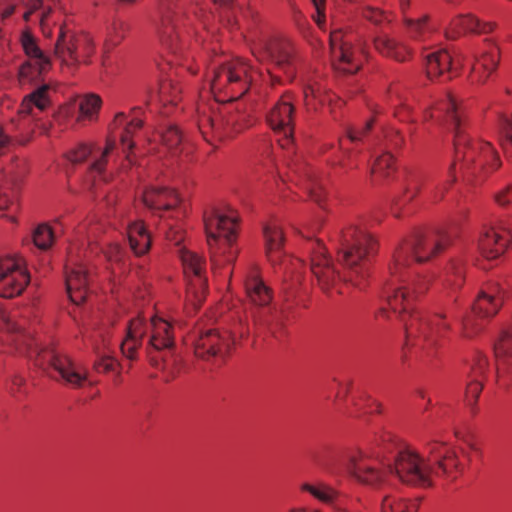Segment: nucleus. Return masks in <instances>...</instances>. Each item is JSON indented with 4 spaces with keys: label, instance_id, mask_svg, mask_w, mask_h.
Listing matches in <instances>:
<instances>
[{
    "label": "nucleus",
    "instance_id": "bb28decb",
    "mask_svg": "<svg viewBox=\"0 0 512 512\" xmlns=\"http://www.w3.org/2000/svg\"><path fill=\"white\" fill-rule=\"evenodd\" d=\"M494 23H480L471 16H459L454 19L445 34L448 39H456L463 32L488 33L494 29Z\"/></svg>",
    "mask_w": 512,
    "mask_h": 512
},
{
    "label": "nucleus",
    "instance_id": "f704fd0d",
    "mask_svg": "<svg viewBox=\"0 0 512 512\" xmlns=\"http://www.w3.org/2000/svg\"><path fill=\"white\" fill-rule=\"evenodd\" d=\"M127 234L130 248L136 255H143L149 250L150 235L141 222L128 225Z\"/></svg>",
    "mask_w": 512,
    "mask_h": 512
},
{
    "label": "nucleus",
    "instance_id": "49530a36",
    "mask_svg": "<svg viewBox=\"0 0 512 512\" xmlns=\"http://www.w3.org/2000/svg\"><path fill=\"white\" fill-rule=\"evenodd\" d=\"M143 125V121L137 117H134L125 127L123 133L121 134V144L124 149H132L134 146L133 141L131 140L133 133L140 129Z\"/></svg>",
    "mask_w": 512,
    "mask_h": 512
},
{
    "label": "nucleus",
    "instance_id": "1a4fd4ad",
    "mask_svg": "<svg viewBox=\"0 0 512 512\" xmlns=\"http://www.w3.org/2000/svg\"><path fill=\"white\" fill-rule=\"evenodd\" d=\"M94 52L92 39L86 34H75L66 26H60L54 55L62 65L69 69L80 63H87Z\"/></svg>",
    "mask_w": 512,
    "mask_h": 512
},
{
    "label": "nucleus",
    "instance_id": "f8f14e48",
    "mask_svg": "<svg viewBox=\"0 0 512 512\" xmlns=\"http://www.w3.org/2000/svg\"><path fill=\"white\" fill-rule=\"evenodd\" d=\"M502 297L497 292H481L477 297L472 312L461 320L462 336L472 338L482 329L481 321L495 315L502 305Z\"/></svg>",
    "mask_w": 512,
    "mask_h": 512
},
{
    "label": "nucleus",
    "instance_id": "338daca9",
    "mask_svg": "<svg viewBox=\"0 0 512 512\" xmlns=\"http://www.w3.org/2000/svg\"><path fill=\"white\" fill-rule=\"evenodd\" d=\"M455 436L458 439L464 441L471 451L480 453V448L472 440L465 438L461 433L457 431L455 432Z\"/></svg>",
    "mask_w": 512,
    "mask_h": 512
},
{
    "label": "nucleus",
    "instance_id": "393cba45",
    "mask_svg": "<svg viewBox=\"0 0 512 512\" xmlns=\"http://www.w3.org/2000/svg\"><path fill=\"white\" fill-rule=\"evenodd\" d=\"M26 318L18 311L7 314L0 305V330L4 333L2 341L6 345L15 346L26 328Z\"/></svg>",
    "mask_w": 512,
    "mask_h": 512
},
{
    "label": "nucleus",
    "instance_id": "c756f323",
    "mask_svg": "<svg viewBox=\"0 0 512 512\" xmlns=\"http://www.w3.org/2000/svg\"><path fill=\"white\" fill-rule=\"evenodd\" d=\"M245 291L247 297L254 305L266 306L272 300L270 288L265 285L254 271L245 280Z\"/></svg>",
    "mask_w": 512,
    "mask_h": 512
},
{
    "label": "nucleus",
    "instance_id": "6ab92c4d",
    "mask_svg": "<svg viewBox=\"0 0 512 512\" xmlns=\"http://www.w3.org/2000/svg\"><path fill=\"white\" fill-rule=\"evenodd\" d=\"M403 447L396 437L391 433L385 432L375 439V450L371 454L359 452L349 457L347 463V472L349 473V465L353 458L366 457L375 463L380 469L385 470L386 465L392 464L390 456L395 459L400 450H404Z\"/></svg>",
    "mask_w": 512,
    "mask_h": 512
},
{
    "label": "nucleus",
    "instance_id": "7c9ffc66",
    "mask_svg": "<svg viewBox=\"0 0 512 512\" xmlns=\"http://www.w3.org/2000/svg\"><path fill=\"white\" fill-rule=\"evenodd\" d=\"M375 49L383 56L404 62L410 55V50L403 44L389 38L387 35H379L374 38Z\"/></svg>",
    "mask_w": 512,
    "mask_h": 512
},
{
    "label": "nucleus",
    "instance_id": "bf43d9fd",
    "mask_svg": "<svg viewBox=\"0 0 512 512\" xmlns=\"http://www.w3.org/2000/svg\"><path fill=\"white\" fill-rule=\"evenodd\" d=\"M127 30V25L124 22L114 23L113 26V35H111L109 42L112 46L118 45L122 39L125 37V31Z\"/></svg>",
    "mask_w": 512,
    "mask_h": 512
},
{
    "label": "nucleus",
    "instance_id": "b1692460",
    "mask_svg": "<svg viewBox=\"0 0 512 512\" xmlns=\"http://www.w3.org/2000/svg\"><path fill=\"white\" fill-rule=\"evenodd\" d=\"M486 48L477 57L473 66V78L478 82H484L494 72L499 63V50L497 46L485 40Z\"/></svg>",
    "mask_w": 512,
    "mask_h": 512
},
{
    "label": "nucleus",
    "instance_id": "a19ab883",
    "mask_svg": "<svg viewBox=\"0 0 512 512\" xmlns=\"http://www.w3.org/2000/svg\"><path fill=\"white\" fill-rule=\"evenodd\" d=\"M181 88L172 79L165 80L159 87V97L163 102L176 104Z\"/></svg>",
    "mask_w": 512,
    "mask_h": 512
},
{
    "label": "nucleus",
    "instance_id": "423d86ee",
    "mask_svg": "<svg viewBox=\"0 0 512 512\" xmlns=\"http://www.w3.org/2000/svg\"><path fill=\"white\" fill-rule=\"evenodd\" d=\"M171 330V324L162 318L151 317L147 322L142 316H137L131 319L126 326V337L121 342V351L128 359H135L142 339L148 334V348L151 347L155 350L170 348L174 344Z\"/></svg>",
    "mask_w": 512,
    "mask_h": 512
},
{
    "label": "nucleus",
    "instance_id": "052dcab7",
    "mask_svg": "<svg viewBox=\"0 0 512 512\" xmlns=\"http://www.w3.org/2000/svg\"><path fill=\"white\" fill-rule=\"evenodd\" d=\"M373 124V120H369L366 122L365 126L361 130L349 129L347 131L348 138L351 142L359 141L363 136H365L368 131L371 129Z\"/></svg>",
    "mask_w": 512,
    "mask_h": 512
},
{
    "label": "nucleus",
    "instance_id": "a878e982",
    "mask_svg": "<svg viewBox=\"0 0 512 512\" xmlns=\"http://www.w3.org/2000/svg\"><path fill=\"white\" fill-rule=\"evenodd\" d=\"M143 202L149 209L162 212L175 209L179 198L174 191L151 188L143 192Z\"/></svg>",
    "mask_w": 512,
    "mask_h": 512
},
{
    "label": "nucleus",
    "instance_id": "603ef678",
    "mask_svg": "<svg viewBox=\"0 0 512 512\" xmlns=\"http://www.w3.org/2000/svg\"><path fill=\"white\" fill-rule=\"evenodd\" d=\"M92 153V148L86 144H80L68 154V159L73 163L84 161Z\"/></svg>",
    "mask_w": 512,
    "mask_h": 512
},
{
    "label": "nucleus",
    "instance_id": "a18cd8bd",
    "mask_svg": "<svg viewBox=\"0 0 512 512\" xmlns=\"http://www.w3.org/2000/svg\"><path fill=\"white\" fill-rule=\"evenodd\" d=\"M161 138L169 149H176L182 141V135L178 128L169 124L166 129L161 133Z\"/></svg>",
    "mask_w": 512,
    "mask_h": 512
},
{
    "label": "nucleus",
    "instance_id": "e2e57ef3",
    "mask_svg": "<svg viewBox=\"0 0 512 512\" xmlns=\"http://www.w3.org/2000/svg\"><path fill=\"white\" fill-rule=\"evenodd\" d=\"M195 17L198 19V21L202 24L203 28L210 31L209 28V21L212 17V14L210 12H206L203 8H199L197 11H194Z\"/></svg>",
    "mask_w": 512,
    "mask_h": 512
},
{
    "label": "nucleus",
    "instance_id": "69168bd1",
    "mask_svg": "<svg viewBox=\"0 0 512 512\" xmlns=\"http://www.w3.org/2000/svg\"><path fill=\"white\" fill-rule=\"evenodd\" d=\"M316 8L318 17H317V23L318 25H321L324 22V0H311Z\"/></svg>",
    "mask_w": 512,
    "mask_h": 512
},
{
    "label": "nucleus",
    "instance_id": "412c9836",
    "mask_svg": "<svg viewBox=\"0 0 512 512\" xmlns=\"http://www.w3.org/2000/svg\"><path fill=\"white\" fill-rule=\"evenodd\" d=\"M311 252L310 270L317 278L323 289H328L335 283L337 272L331 264V260L326 257L324 247L321 242L314 241L309 244Z\"/></svg>",
    "mask_w": 512,
    "mask_h": 512
},
{
    "label": "nucleus",
    "instance_id": "6e6d98bb",
    "mask_svg": "<svg viewBox=\"0 0 512 512\" xmlns=\"http://www.w3.org/2000/svg\"><path fill=\"white\" fill-rule=\"evenodd\" d=\"M116 364L117 362L114 358L106 355H100L99 360L94 364V368L98 372H109L114 370Z\"/></svg>",
    "mask_w": 512,
    "mask_h": 512
},
{
    "label": "nucleus",
    "instance_id": "7ed1b4c3",
    "mask_svg": "<svg viewBox=\"0 0 512 512\" xmlns=\"http://www.w3.org/2000/svg\"><path fill=\"white\" fill-rule=\"evenodd\" d=\"M432 111L425 113V118H442L454 131L455 160L451 164L449 173L451 183L455 181V168L457 163L473 173L481 170H495L500 167L499 156L493 146L486 141L473 140L465 134L461 109L454 96L447 92L443 99L437 101Z\"/></svg>",
    "mask_w": 512,
    "mask_h": 512
},
{
    "label": "nucleus",
    "instance_id": "2f4dec72",
    "mask_svg": "<svg viewBox=\"0 0 512 512\" xmlns=\"http://www.w3.org/2000/svg\"><path fill=\"white\" fill-rule=\"evenodd\" d=\"M49 89V85L44 84L27 95L20 105L19 113L23 116L32 115L36 117V114L33 112L34 108L44 111L50 103Z\"/></svg>",
    "mask_w": 512,
    "mask_h": 512
},
{
    "label": "nucleus",
    "instance_id": "f257e3e1",
    "mask_svg": "<svg viewBox=\"0 0 512 512\" xmlns=\"http://www.w3.org/2000/svg\"><path fill=\"white\" fill-rule=\"evenodd\" d=\"M449 242L448 235L442 230L416 232L393 254L389 277L382 289V298L393 313L401 315L407 342L419 338L434 345L450 329L443 314L423 315L412 311L413 301L428 290L432 278L428 275H417L409 284L405 280L412 263L429 261L441 253Z\"/></svg>",
    "mask_w": 512,
    "mask_h": 512
},
{
    "label": "nucleus",
    "instance_id": "dca6fc26",
    "mask_svg": "<svg viewBox=\"0 0 512 512\" xmlns=\"http://www.w3.org/2000/svg\"><path fill=\"white\" fill-rule=\"evenodd\" d=\"M89 270L83 262L71 256L65 267V284L70 300L79 305L83 303L89 291Z\"/></svg>",
    "mask_w": 512,
    "mask_h": 512
},
{
    "label": "nucleus",
    "instance_id": "473e14b6",
    "mask_svg": "<svg viewBox=\"0 0 512 512\" xmlns=\"http://www.w3.org/2000/svg\"><path fill=\"white\" fill-rule=\"evenodd\" d=\"M175 32L176 24L174 23L172 16L167 13L162 18V25L159 31L162 41L166 43L174 53L175 61H180L183 58V60L186 62L188 59L186 56L182 55L183 46L178 42V35L176 34V37L174 38Z\"/></svg>",
    "mask_w": 512,
    "mask_h": 512
},
{
    "label": "nucleus",
    "instance_id": "2eb2a0df",
    "mask_svg": "<svg viewBox=\"0 0 512 512\" xmlns=\"http://www.w3.org/2000/svg\"><path fill=\"white\" fill-rule=\"evenodd\" d=\"M22 46L28 60L21 65L19 76L22 80L36 81L51 68V60L28 33L22 35Z\"/></svg>",
    "mask_w": 512,
    "mask_h": 512
},
{
    "label": "nucleus",
    "instance_id": "cd10ccee",
    "mask_svg": "<svg viewBox=\"0 0 512 512\" xmlns=\"http://www.w3.org/2000/svg\"><path fill=\"white\" fill-rule=\"evenodd\" d=\"M488 367V359L485 355L479 354L471 368V381L466 388V402L474 410V406L482 391L483 385L479 377L483 376Z\"/></svg>",
    "mask_w": 512,
    "mask_h": 512
},
{
    "label": "nucleus",
    "instance_id": "6e6552de",
    "mask_svg": "<svg viewBox=\"0 0 512 512\" xmlns=\"http://www.w3.org/2000/svg\"><path fill=\"white\" fill-rule=\"evenodd\" d=\"M261 77V72L242 59H233L214 68L210 87L214 94L228 90L236 99L249 90L250 85Z\"/></svg>",
    "mask_w": 512,
    "mask_h": 512
},
{
    "label": "nucleus",
    "instance_id": "0e129e2a",
    "mask_svg": "<svg viewBox=\"0 0 512 512\" xmlns=\"http://www.w3.org/2000/svg\"><path fill=\"white\" fill-rule=\"evenodd\" d=\"M270 315H271V319L267 318V319H262L260 316H257V315H254L253 318H254V322L256 324H262V325H266L269 327V329L271 330L272 333H274L273 331V327H272V322L273 321H277V318H276V315L274 314L273 311H270Z\"/></svg>",
    "mask_w": 512,
    "mask_h": 512
},
{
    "label": "nucleus",
    "instance_id": "680f3d73",
    "mask_svg": "<svg viewBox=\"0 0 512 512\" xmlns=\"http://www.w3.org/2000/svg\"><path fill=\"white\" fill-rule=\"evenodd\" d=\"M496 202L504 206L508 203H512V185L507 186L505 189L495 195Z\"/></svg>",
    "mask_w": 512,
    "mask_h": 512
},
{
    "label": "nucleus",
    "instance_id": "09e8293b",
    "mask_svg": "<svg viewBox=\"0 0 512 512\" xmlns=\"http://www.w3.org/2000/svg\"><path fill=\"white\" fill-rule=\"evenodd\" d=\"M14 192L12 184L9 182H3L0 177V210L7 208L10 204H13Z\"/></svg>",
    "mask_w": 512,
    "mask_h": 512
},
{
    "label": "nucleus",
    "instance_id": "39448f33",
    "mask_svg": "<svg viewBox=\"0 0 512 512\" xmlns=\"http://www.w3.org/2000/svg\"><path fill=\"white\" fill-rule=\"evenodd\" d=\"M376 241L365 230L352 226L343 231L338 260L345 267V280L361 287L369 275V257Z\"/></svg>",
    "mask_w": 512,
    "mask_h": 512
},
{
    "label": "nucleus",
    "instance_id": "ea45409f",
    "mask_svg": "<svg viewBox=\"0 0 512 512\" xmlns=\"http://www.w3.org/2000/svg\"><path fill=\"white\" fill-rule=\"evenodd\" d=\"M53 238V232L46 224L39 225L33 233V242L41 250H47L52 245Z\"/></svg>",
    "mask_w": 512,
    "mask_h": 512
},
{
    "label": "nucleus",
    "instance_id": "4d7b16f0",
    "mask_svg": "<svg viewBox=\"0 0 512 512\" xmlns=\"http://www.w3.org/2000/svg\"><path fill=\"white\" fill-rule=\"evenodd\" d=\"M309 181L310 183L307 189L311 200L318 204H321L325 196L322 186L315 179H310Z\"/></svg>",
    "mask_w": 512,
    "mask_h": 512
},
{
    "label": "nucleus",
    "instance_id": "5fc2aeb1",
    "mask_svg": "<svg viewBox=\"0 0 512 512\" xmlns=\"http://www.w3.org/2000/svg\"><path fill=\"white\" fill-rule=\"evenodd\" d=\"M321 99V88L318 84H309L304 88V102L308 109L312 106L313 99Z\"/></svg>",
    "mask_w": 512,
    "mask_h": 512
},
{
    "label": "nucleus",
    "instance_id": "9b49d317",
    "mask_svg": "<svg viewBox=\"0 0 512 512\" xmlns=\"http://www.w3.org/2000/svg\"><path fill=\"white\" fill-rule=\"evenodd\" d=\"M252 52L259 61L274 65L289 76L293 75L295 55L290 40L286 38H261L254 44Z\"/></svg>",
    "mask_w": 512,
    "mask_h": 512
},
{
    "label": "nucleus",
    "instance_id": "c03bdc74",
    "mask_svg": "<svg viewBox=\"0 0 512 512\" xmlns=\"http://www.w3.org/2000/svg\"><path fill=\"white\" fill-rule=\"evenodd\" d=\"M428 16H423L418 20H407V28L411 38L416 40L424 39L426 34L430 32L427 28Z\"/></svg>",
    "mask_w": 512,
    "mask_h": 512
},
{
    "label": "nucleus",
    "instance_id": "13d9d810",
    "mask_svg": "<svg viewBox=\"0 0 512 512\" xmlns=\"http://www.w3.org/2000/svg\"><path fill=\"white\" fill-rule=\"evenodd\" d=\"M105 253L108 260L114 262L122 261L125 255L124 249L117 243L110 244L106 249Z\"/></svg>",
    "mask_w": 512,
    "mask_h": 512
},
{
    "label": "nucleus",
    "instance_id": "3c124183",
    "mask_svg": "<svg viewBox=\"0 0 512 512\" xmlns=\"http://www.w3.org/2000/svg\"><path fill=\"white\" fill-rule=\"evenodd\" d=\"M161 229L165 232L167 239L173 241L175 245L179 246L183 240V233L180 228L174 227L168 221H164Z\"/></svg>",
    "mask_w": 512,
    "mask_h": 512
},
{
    "label": "nucleus",
    "instance_id": "4468645a",
    "mask_svg": "<svg viewBox=\"0 0 512 512\" xmlns=\"http://www.w3.org/2000/svg\"><path fill=\"white\" fill-rule=\"evenodd\" d=\"M29 281V274L16 260L0 258V297L13 298L20 295Z\"/></svg>",
    "mask_w": 512,
    "mask_h": 512
},
{
    "label": "nucleus",
    "instance_id": "774afa93",
    "mask_svg": "<svg viewBox=\"0 0 512 512\" xmlns=\"http://www.w3.org/2000/svg\"><path fill=\"white\" fill-rule=\"evenodd\" d=\"M418 190L419 186L417 182L409 184L405 192V197L407 198V200H411L416 195Z\"/></svg>",
    "mask_w": 512,
    "mask_h": 512
},
{
    "label": "nucleus",
    "instance_id": "79ce46f5",
    "mask_svg": "<svg viewBox=\"0 0 512 512\" xmlns=\"http://www.w3.org/2000/svg\"><path fill=\"white\" fill-rule=\"evenodd\" d=\"M223 115L214 118L210 115L203 113L200 116L198 125L199 129L203 134H206L207 129H212L217 135L223 138Z\"/></svg>",
    "mask_w": 512,
    "mask_h": 512
},
{
    "label": "nucleus",
    "instance_id": "f3484780",
    "mask_svg": "<svg viewBox=\"0 0 512 512\" xmlns=\"http://www.w3.org/2000/svg\"><path fill=\"white\" fill-rule=\"evenodd\" d=\"M511 232L503 224L485 226L479 237L478 245L486 259H496L507 249Z\"/></svg>",
    "mask_w": 512,
    "mask_h": 512
},
{
    "label": "nucleus",
    "instance_id": "e433bc0d",
    "mask_svg": "<svg viewBox=\"0 0 512 512\" xmlns=\"http://www.w3.org/2000/svg\"><path fill=\"white\" fill-rule=\"evenodd\" d=\"M418 504L415 501L397 498L387 494L381 501V512H417Z\"/></svg>",
    "mask_w": 512,
    "mask_h": 512
},
{
    "label": "nucleus",
    "instance_id": "ddd939ff",
    "mask_svg": "<svg viewBox=\"0 0 512 512\" xmlns=\"http://www.w3.org/2000/svg\"><path fill=\"white\" fill-rule=\"evenodd\" d=\"M333 65L343 73L353 74L362 65L363 54L355 49L349 39H344L341 31H333L329 37Z\"/></svg>",
    "mask_w": 512,
    "mask_h": 512
},
{
    "label": "nucleus",
    "instance_id": "37998d69",
    "mask_svg": "<svg viewBox=\"0 0 512 512\" xmlns=\"http://www.w3.org/2000/svg\"><path fill=\"white\" fill-rule=\"evenodd\" d=\"M101 102V98L95 94L85 96L79 103L81 115L84 117H92L100 109Z\"/></svg>",
    "mask_w": 512,
    "mask_h": 512
},
{
    "label": "nucleus",
    "instance_id": "72a5a7b5",
    "mask_svg": "<svg viewBox=\"0 0 512 512\" xmlns=\"http://www.w3.org/2000/svg\"><path fill=\"white\" fill-rule=\"evenodd\" d=\"M253 123L252 117L239 109L228 112L226 115H223V138L231 137L233 134L252 126Z\"/></svg>",
    "mask_w": 512,
    "mask_h": 512
},
{
    "label": "nucleus",
    "instance_id": "aec40b11",
    "mask_svg": "<svg viewBox=\"0 0 512 512\" xmlns=\"http://www.w3.org/2000/svg\"><path fill=\"white\" fill-rule=\"evenodd\" d=\"M497 382L501 387L512 383V327L501 333L494 345Z\"/></svg>",
    "mask_w": 512,
    "mask_h": 512
},
{
    "label": "nucleus",
    "instance_id": "864d4df0",
    "mask_svg": "<svg viewBox=\"0 0 512 512\" xmlns=\"http://www.w3.org/2000/svg\"><path fill=\"white\" fill-rule=\"evenodd\" d=\"M501 133L506 139V144H503L506 153H509L506 145H510L512 148V118L502 116L500 118Z\"/></svg>",
    "mask_w": 512,
    "mask_h": 512
},
{
    "label": "nucleus",
    "instance_id": "20e7f679",
    "mask_svg": "<svg viewBox=\"0 0 512 512\" xmlns=\"http://www.w3.org/2000/svg\"><path fill=\"white\" fill-rule=\"evenodd\" d=\"M14 347L50 378L72 388L83 387L88 379L86 370L79 367L67 354L51 346H40L26 329Z\"/></svg>",
    "mask_w": 512,
    "mask_h": 512
},
{
    "label": "nucleus",
    "instance_id": "f03ea898",
    "mask_svg": "<svg viewBox=\"0 0 512 512\" xmlns=\"http://www.w3.org/2000/svg\"><path fill=\"white\" fill-rule=\"evenodd\" d=\"M427 458L411 447L400 450L393 464L380 469L369 458H353L349 465V475L359 484L373 489H382L396 477L400 482L416 487H430L434 478L446 476L455 479L460 469L456 452L446 443L433 440L427 443Z\"/></svg>",
    "mask_w": 512,
    "mask_h": 512
},
{
    "label": "nucleus",
    "instance_id": "4c0bfd02",
    "mask_svg": "<svg viewBox=\"0 0 512 512\" xmlns=\"http://www.w3.org/2000/svg\"><path fill=\"white\" fill-rule=\"evenodd\" d=\"M394 171L395 167L393 156L390 153H384L376 159L371 169L373 181L377 182L379 177L388 178Z\"/></svg>",
    "mask_w": 512,
    "mask_h": 512
},
{
    "label": "nucleus",
    "instance_id": "9d476101",
    "mask_svg": "<svg viewBox=\"0 0 512 512\" xmlns=\"http://www.w3.org/2000/svg\"><path fill=\"white\" fill-rule=\"evenodd\" d=\"M177 253L187 279L188 305L197 309L204 301L207 289V278L204 273L205 261L201 256L185 247H179Z\"/></svg>",
    "mask_w": 512,
    "mask_h": 512
},
{
    "label": "nucleus",
    "instance_id": "5701e85b",
    "mask_svg": "<svg viewBox=\"0 0 512 512\" xmlns=\"http://www.w3.org/2000/svg\"><path fill=\"white\" fill-rule=\"evenodd\" d=\"M230 343L216 330H207L202 333L195 342V355L202 359H209L218 354L227 353Z\"/></svg>",
    "mask_w": 512,
    "mask_h": 512
},
{
    "label": "nucleus",
    "instance_id": "0eeeda50",
    "mask_svg": "<svg viewBox=\"0 0 512 512\" xmlns=\"http://www.w3.org/2000/svg\"><path fill=\"white\" fill-rule=\"evenodd\" d=\"M207 243L213 254L225 256L227 262H233L237 251L233 243L237 237L238 217L234 211L222 212L217 208H210L203 214Z\"/></svg>",
    "mask_w": 512,
    "mask_h": 512
},
{
    "label": "nucleus",
    "instance_id": "4be33fe9",
    "mask_svg": "<svg viewBox=\"0 0 512 512\" xmlns=\"http://www.w3.org/2000/svg\"><path fill=\"white\" fill-rule=\"evenodd\" d=\"M302 490L311 494L321 503L333 508L334 512L346 508L345 502L347 497L326 482L318 481L314 484L305 483L302 485Z\"/></svg>",
    "mask_w": 512,
    "mask_h": 512
},
{
    "label": "nucleus",
    "instance_id": "de8ad7c7",
    "mask_svg": "<svg viewBox=\"0 0 512 512\" xmlns=\"http://www.w3.org/2000/svg\"><path fill=\"white\" fill-rule=\"evenodd\" d=\"M114 143L108 142L105 149L101 152L100 156L94 160L90 167V173L102 175L104 172L105 165L107 163V156L114 149Z\"/></svg>",
    "mask_w": 512,
    "mask_h": 512
},
{
    "label": "nucleus",
    "instance_id": "c9c22d12",
    "mask_svg": "<svg viewBox=\"0 0 512 512\" xmlns=\"http://www.w3.org/2000/svg\"><path fill=\"white\" fill-rule=\"evenodd\" d=\"M452 58L446 50L430 53L426 56V72L431 79L449 72Z\"/></svg>",
    "mask_w": 512,
    "mask_h": 512
},
{
    "label": "nucleus",
    "instance_id": "8fccbe9b",
    "mask_svg": "<svg viewBox=\"0 0 512 512\" xmlns=\"http://www.w3.org/2000/svg\"><path fill=\"white\" fill-rule=\"evenodd\" d=\"M362 14L365 19L374 23L375 25H379L384 21H389L388 16L377 8L367 6L363 9Z\"/></svg>",
    "mask_w": 512,
    "mask_h": 512
},
{
    "label": "nucleus",
    "instance_id": "c85d7f7f",
    "mask_svg": "<svg viewBox=\"0 0 512 512\" xmlns=\"http://www.w3.org/2000/svg\"><path fill=\"white\" fill-rule=\"evenodd\" d=\"M264 237L266 241V253L269 261L273 264H284L282 261L284 254L282 252L283 232L276 224H270L264 227Z\"/></svg>",
    "mask_w": 512,
    "mask_h": 512
},
{
    "label": "nucleus",
    "instance_id": "a211bd4d",
    "mask_svg": "<svg viewBox=\"0 0 512 512\" xmlns=\"http://www.w3.org/2000/svg\"><path fill=\"white\" fill-rule=\"evenodd\" d=\"M293 117L294 106L288 94L284 95L267 115V121L270 127L275 131L283 133V141L285 143H281L282 147H286L291 143V137L294 131Z\"/></svg>",
    "mask_w": 512,
    "mask_h": 512
},
{
    "label": "nucleus",
    "instance_id": "58836bf2",
    "mask_svg": "<svg viewBox=\"0 0 512 512\" xmlns=\"http://www.w3.org/2000/svg\"><path fill=\"white\" fill-rule=\"evenodd\" d=\"M464 280V270L462 263L458 260H452L446 268L445 285L452 288H459Z\"/></svg>",
    "mask_w": 512,
    "mask_h": 512
}]
</instances>
